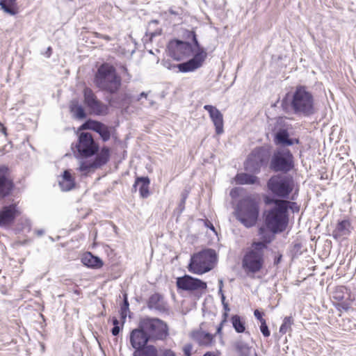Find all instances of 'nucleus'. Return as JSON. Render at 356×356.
<instances>
[{"mask_svg":"<svg viewBox=\"0 0 356 356\" xmlns=\"http://www.w3.org/2000/svg\"><path fill=\"white\" fill-rule=\"evenodd\" d=\"M147 92H141L139 96L137 97L136 99V101H140L141 99V98H147Z\"/></svg>","mask_w":356,"mask_h":356,"instance_id":"48","label":"nucleus"},{"mask_svg":"<svg viewBox=\"0 0 356 356\" xmlns=\"http://www.w3.org/2000/svg\"><path fill=\"white\" fill-rule=\"evenodd\" d=\"M335 298L338 299V300H341L343 298L342 296H337V297H335Z\"/></svg>","mask_w":356,"mask_h":356,"instance_id":"58","label":"nucleus"},{"mask_svg":"<svg viewBox=\"0 0 356 356\" xmlns=\"http://www.w3.org/2000/svg\"><path fill=\"white\" fill-rule=\"evenodd\" d=\"M83 103L90 113L96 115H105L108 113V106L100 101L90 88H85L83 91Z\"/></svg>","mask_w":356,"mask_h":356,"instance_id":"12","label":"nucleus"},{"mask_svg":"<svg viewBox=\"0 0 356 356\" xmlns=\"http://www.w3.org/2000/svg\"><path fill=\"white\" fill-rule=\"evenodd\" d=\"M254 315L255 318L260 321V323L264 322V321H266L262 317V313H261L258 309L254 310Z\"/></svg>","mask_w":356,"mask_h":356,"instance_id":"43","label":"nucleus"},{"mask_svg":"<svg viewBox=\"0 0 356 356\" xmlns=\"http://www.w3.org/2000/svg\"><path fill=\"white\" fill-rule=\"evenodd\" d=\"M47 50H48V52H50V51H51V47H49Z\"/></svg>","mask_w":356,"mask_h":356,"instance_id":"60","label":"nucleus"},{"mask_svg":"<svg viewBox=\"0 0 356 356\" xmlns=\"http://www.w3.org/2000/svg\"><path fill=\"white\" fill-rule=\"evenodd\" d=\"M350 232V222L348 220H343L337 223L335 229L332 231V236L334 239L339 240L342 237L348 236Z\"/></svg>","mask_w":356,"mask_h":356,"instance_id":"21","label":"nucleus"},{"mask_svg":"<svg viewBox=\"0 0 356 356\" xmlns=\"http://www.w3.org/2000/svg\"><path fill=\"white\" fill-rule=\"evenodd\" d=\"M236 191H237V189L236 188H234V189H232L230 192V195L232 197H234L236 195Z\"/></svg>","mask_w":356,"mask_h":356,"instance_id":"51","label":"nucleus"},{"mask_svg":"<svg viewBox=\"0 0 356 356\" xmlns=\"http://www.w3.org/2000/svg\"><path fill=\"white\" fill-rule=\"evenodd\" d=\"M259 214V200L254 195H248L237 204L235 211L236 219L245 227H252L257 222Z\"/></svg>","mask_w":356,"mask_h":356,"instance_id":"6","label":"nucleus"},{"mask_svg":"<svg viewBox=\"0 0 356 356\" xmlns=\"http://www.w3.org/2000/svg\"><path fill=\"white\" fill-rule=\"evenodd\" d=\"M129 304L128 302L127 296L126 294L124 295V299H123V303L120 307V316L121 318L123 321V323L124 322L127 316V312L129 311Z\"/></svg>","mask_w":356,"mask_h":356,"instance_id":"36","label":"nucleus"},{"mask_svg":"<svg viewBox=\"0 0 356 356\" xmlns=\"http://www.w3.org/2000/svg\"><path fill=\"white\" fill-rule=\"evenodd\" d=\"M131 102V95L127 92L118 94L116 96L112 97L108 99V102L111 106L118 107L128 106Z\"/></svg>","mask_w":356,"mask_h":356,"instance_id":"24","label":"nucleus"},{"mask_svg":"<svg viewBox=\"0 0 356 356\" xmlns=\"http://www.w3.org/2000/svg\"><path fill=\"white\" fill-rule=\"evenodd\" d=\"M222 305H223V308H224V309L225 311V313L224 314V316H225V318L224 319L226 320V318L227 316V312L229 311V305H228L227 303L223 304Z\"/></svg>","mask_w":356,"mask_h":356,"instance_id":"47","label":"nucleus"},{"mask_svg":"<svg viewBox=\"0 0 356 356\" xmlns=\"http://www.w3.org/2000/svg\"><path fill=\"white\" fill-rule=\"evenodd\" d=\"M188 192L186 191H185L184 192H183L181 193V200L179 206H180V207H182V209H184V204H185L186 198L188 197Z\"/></svg>","mask_w":356,"mask_h":356,"instance_id":"42","label":"nucleus"},{"mask_svg":"<svg viewBox=\"0 0 356 356\" xmlns=\"http://www.w3.org/2000/svg\"><path fill=\"white\" fill-rule=\"evenodd\" d=\"M204 108L209 113V116L216 128V133L218 135L222 134L224 131L222 114L218 108L211 105H205Z\"/></svg>","mask_w":356,"mask_h":356,"instance_id":"19","label":"nucleus"},{"mask_svg":"<svg viewBox=\"0 0 356 356\" xmlns=\"http://www.w3.org/2000/svg\"><path fill=\"white\" fill-rule=\"evenodd\" d=\"M140 328L145 330L150 341H163L169 335L166 323L157 318H144L140 321Z\"/></svg>","mask_w":356,"mask_h":356,"instance_id":"9","label":"nucleus"},{"mask_svg":"<svg viewBox=\"0 0 356 356\" xmlns=\"http://www.w3.org/2000/svg\"><path fill=\"white\" fill-rule=\"evenodd\" d=\"M235 349L239 356H249L250 348L243 341H237L234 345Z\"/></svg>","mask_w":356,"mask_h":356,"instance_id":"34","label":"nucleus"},{"mask_svg":"<svg viewBox=\"0 0 356 356\" xmlns=\"http://www.w3.org/2000/svg\"><path fill=\"white\" fill-rule=\"evenodd\" d=\"M193 346L190 343L186 344L183 348V351L185 356H191Z\"/></svg>","mask_w":356,"mask_h":356,"instance_id":"41","label":"nucleus"},{"mask_svg":"<svg viewBox=\"0 0 356 356\" xmlns=\"http://www.w3.org/2000/svg\"><path fill=\"white\" fill-rule=\"evenodd\" d=\"M94 83L99 90L113 95L119 90L122 85V79L113 65L103 63L97 69Z\"/></svg>","mask_w":356,"mask_h":356,"instance_id":"3","label":"nucleus"},{"mask_svg":"<svg viewBox=\"0 0 356 356\" xmlns=\"http://www.w3.org/2000/svg\"><path fill=\"white\" fill-rule=\"evenodd\" d=\"M294 180L291 176L277 175L267 181L268 189L276 197L285 199L294 189Z\"/></svg>","mask_w":356,"mask_h":356,"instance_id":"8","label":"nucleus"},{"mask_svg":"<svg viewBox=\"0 0 356 356\" xmlns=\"http://www.w3.org/2000/svg\"><path fill=\"white\" fill-rule=\"evenodd\" d=\"M20 214L21 211L17 203L3 206L0 209V227L10 225Z\"/></svg>","mask_w":356,"mask_h":356,"instance_id":"16","label":"nucleus"},{"mask_svg":"<svg viewBox=\"0 0 356 356\" xmlns=\"http://www.w3.org/2000/svg\"><path fill=\"white\" fill-rule=\"evenodd\" d=\"M218 284H219V288L221 287V289H222V287H223V281H222V280H219Z\"/></svg>","mask_w":356,"mask_h":356,"instance_id":"54","label":"nucleus"},{"mask_svg":"<svg viewBox=\"0 0 356 356\" xmlns=\"http://www.w3.org/2000/svg\"><path fill=\"white\" fill-rule=\"evenodd\" d=\"M282 258V254H277V255H276L274 259V261H273L274 265H276V266L278 265L281 262Z\"/></svg>","mask_w":356,"mask_h":356,"instance_id":"44","label":"nucleus"},{"mask_svg":"<svg viewBox=\"0 0 356 356\" xmlns=\"http://www.w3.org/2000/svg\"><path fill=\"white\" fill-rule=\"evenodd\" d=\"M218 293L220 295V297H221L222 293H223L222 289H221V287H220V289L218 290Z\"/></svg>","mask_w":356,"mask_h":356,"instance_id":"56","label":"nucleus"},{"mask_svg":"<svg viewBox=\"0 0 356 356\" xmlns=\"http://www.w3.org/2000/svg\"><path fill=\"white\" fill-rule=\"evenodd\" d=\"M177 285L178 288L183 290L197 291L200 293H204L207 288L206 282L187 275L181 277H178L177 280Z\"/></svg>","mask_w":356,"mask_h":356,"instance_id":"14","label":"nucleus"},{"mask_svg":"<svg viewBox=\"0 0 356 356\" xmlns=\"http://www.w3.org/2000/svg\"><path fill=\"white\" fill-rule=\"evenodd\" d=\"M209 228H210L211 230L215 231V228H214L213 225L211 223H210Z\"/></svg>","mask_w":356,"mask_h":356,"instance_id":"57","label":"nucleus"},{"mask_svg":"<svg viewBox=\"0 0 356 356\" xmlns=\"http://www.w3.org/2000/svg\"><path fill=\"white\" fill-rule=\"evenodd\" d=\"M231 322L235 331L238 333H243L245 330V322L238 315H234L231 318Z\"/></svg>","mask_w":356,"mask_h":356,"instance_id":"32","label":"nucleus"},{"mask_svg":"<svg viewBox=\"0 0 356 356\" xmlns=\"http://www.w3.org/2000/svg\"><path fill=\"white\" fill-rule=\"evenodd\" d=\"M224 322H225V319L222 321L220 324L218 326L216 334H221L222 328V325H223Z\"/></svg>","mask_w":356,"mask_h":356,"instance_id":"46","label":"nucleus"},{"mask_svg":"<svg viewBox=\"0 0 356 356\" xmlns=\"http://www.w3.org/2000/svg\"><path fill=\"white\" fill-rule=\"evenodd\" d=\"M113 324L114 326L119 325V321L116 318H113Z\"/></svg>","mask_w":356,"mask_h":356,"instance_id":"52","label":"nucleus"},{"mask_svg":"<svg viewBox=\"0 0 356 356\" xmlns=\"http://www.w3.org/2000/svg\"><path fill=\"white\" fill-rule=\"evenodd\" d=\"M150 180L147 177H137L133 185L132 192H136L137 187L139 186V193L143 198H147L149 195V186Z\"/></svg>","mask_w":356,"mask_h":356,"instance_id":"22","label":"nucleus"},{"mask_svg":"<svg viewBox=\"0 0 356 356\" xmlns=\"http://www.w3.org/2000/svg\"><path fill=\"white\" fill-rule=\"evenodd\" d=\"M76 148L81 156L88 158L97 153L99 145L95 141L91 134L82 132L79 136Z\"/></svg>","mask_w":356,"mask_h":356,"instance_id":"13","label":"nucleus"},{"mask_svg":"<svg viewBox=\"0 0 356 356\" xmlns=\"http://www.w3.org/2000/svg\"><path fill=\"white\" fill-rule=\"evenodd\" d=\"M14 188L10 170L6 165H0V199L9 196Z\"/></svg>","mask_w":356,"mask_h":356,"instance_id":"15","label":"nucleus"},{"mask_svg":"<svg viewBox=\"0 0 356 356\" xmlns=\"http://www.w3.org/2000/svg\"><path fill=\"white\" fill-rule=\"evenodd\" d=\"M216 260L217 255L214 250H204L191 257L188 270L195 274H204L213 268Z\"/></svg>","mask_w":356,"mask_h":356,"instance_id":"7","label":"nucleus"},{"mask_svg":"<svg viewBox=\"0 0 356 356\" xmlns=\"http://www.w3.org/2000/svg\"><path fill=\"white\" fill-rule=\"evenodd\" d=\"M70 111L75 119L82 120L86 118V113L83 107L76 99H73L70 102Z\"/></svg>","mask_w":356,"mask_h":356,"instance_id":"28","label":"nucleus"},{"mask_svg":"<svg viewBox=\"0 0 356 356\" xmlns=\"http://www.w3.org/2000/svg\"><path fill=\"white\" fill-rule=\"evenodd\" d=\"M255 356H258V355L255 353Z\"/></svg>","mask_w":356,"mask_h":356,"instance_id":"62","label":"nucleus"},{"mask_svg":"<svg viewBox=\"0 0 356 356\" xmlns=\"http://www.w3.org/2000/svg\"><path fill=\"white\" fill-rule=\"evenodd\" d=\"M266 204H274L275 206L266 211L265 222L267 227L273 233L283 232L289 222L286 203L281 199H266Z\"/></svg>","mask_w":356,"mask_h":356,"instance_id":"2","label":"nucleus"},{"mask_svg":"<svg viewBox=\"0 0 356 356\" xmlns=\"http://www.w3.org/2000/svg\"><path fill=\"white\" fill-rule=\"evenodd\" d=\"M35 233L38 236H42L44 233V231L43 229H38L35 231Z\"/></svg>","mask_w":356,"mask_h":356,"instance_id":"50","label":"nucleus"},{"mask_svg":"<svg viewBox=\"0 0 356 356\" xmlns=\"http://www.w3.org/2000/svg\"><path fill=\"white\" fill-rule=\"evenodd\" d=\"M120 331V327L119 325L114 326L111 332L113 336H117Z\"/></svg>","mask_w":356,"mask_h":356,"instance_id":"45","label":"nucleus"},{"mask_svg":"<svg viewBox=\"0 0 356 356\" xmlns=\"http://www.w3.org/2000/svg\"><path fill=\"white\" fill-rule=\"evenodd\" d=\"M275 143L283 147L299 144L298 138H291L288 131L285 129H279L275 135Z\"/></svg>","mask_w":356,"mask_h":356,"instance_id":"20","label":"nucleus"},{"mask_svg":"<svg viewBox=\"0 0 356 356\" xmlns=\"http://www.w3.org/2000/svg\"><path fill=\"white\" fill-rule=\"evenodd\" d=\"M188 38H191L194 48L188 42L179 40H171L168 45L169 55L177 60H181L191 56L193 57L186 62L177 65L181 72H192L202 66L207 58V54L205 49L200 46L194 31L188 33Z\"/></svg>","mask_w":356,"mask_h":356,"instance_id":"1","label":"nucleus"},{"mask_svg":"<svg viewBox=\"0 0 356 356\" xmlns=\"http://www.w3.org/2000/svg\"><path fill=\"white\" fill-rule=\"evenodd\" d=\"M152 23H157L156 20L152 21Z\"/></svg>","mask_w":356,"mask_h":356,"instance_id":"61","label":"nucleus"},{"mask_svg":"<svg viewBox=\"0 0 356 356\" xmlns=\"http://www.w3.org/2000/svg\"><path fill=\"white\" fill-rule=\"evenodd\" d=\"M295 199H296V198H295V194H293V195H292V197H291V200H294Z\"/></svg>","mask_w":356,"mask_h":356,"instance_id":"59","label":"nucleus"},{"mask_svg":"<svg viewBox=\"0 0 356 356\" xmlns=\"http://www.w3.org/2000/svg\"><path fill=\"white\" fill-rule=\"evenodd\" d=\"M81 262L88 268L99 269L103 266L102 260L90 252L85 253L81 257Z\"/></svg>","mask_w":356,"mask_h":356,"instance_id":"23","label":"nucleus"},{"mask_svg":"<svg viewBox=\"0 0 356 356\" xmlns=\"http://www.w3.org/2000/svg\"><path fill=\"white\" fill-rule=\"evenodd\" d=\"M269 151L264 147H257L252 150L245 163L246 170L252 172H259L261 168L266 165L269 159Z\"/></svg>","mask_w":356,"mask_h":356,"instance_id":"11","label":"nucleus"},{"mask_svg":"<svg viewBox=\"0 0 356 356\" xmlns=\"http://www.w3.org/2000/svg\"><path fill=\"white\" fill-rule=\"evenodd\" d=\"M148 307L154 309L159 312H164L166 310V304L161 295L154 293L152 295L147 302Z\"/></svg>","mask_w":356,"mask_h":356,"instance_id":"25","label":"nucleus"},{"mask_svg":"<svg viewBox=\"0 0 356 356\" xmlns=\"http://www.w3.org/2000/svg\"><path fill=\"white\" fill-rule=\"evenodd\" d=\"M268 248L264 242H253L242 259V267L249 276L261 271L265 263V252Z\"/></svg>","mask_w":356,"mask_h":356,"instance_id":"5","label":"nucleus"},{"mask_svg":"<svg viewBox=\"0 0 356 356\" xmlns=\"http://www.w3.org/2000/svg\"><path fill=\"white\" fill-rule=\"evenodd\" d=\"M16 0H0L1 8L10 15H15L17 11L15 8Z\"/></svg>","mask_w":356,"mask_h":356,"instance_id":"33","label":"nucleus"},{"mask_svg":"<svg viewBox=\"0 0 356 356\" xmlns=\"http://www.w3.org/2000/svg\"><path fill=\"white\" fill-rule=\"evenodd\" d=\"M60 189L63 191H69L75 186L74 179L69 170H65L63 176L58 181Z\"/></svg>","mask_w":356,"mask_h":356,"instance_id":"26","label":"nucleus"},{"mask_svg":"<svg viewBox=\"0 0 356 356\" xmlns=\"http://www.w3.org/2000/svg\"><path fill=\"white\" fill-rule=\"evenodd\" d=\"M289 106L295 115L305 117L315 113L314 97L305 86H298L291 95Z\"/></svg>","mask_w":356,"mask_h":356,"instance_id":"4","label":"nucleus"},{"mask_svg":"<svg viewBox=\"0 0 356 356\" xmlns=\"http://www.w3.org/2000/svg\"><path fill=\"white\" fill-rule=\"evenodd\" d=\"M221 302H222V304H225V296L224 295V293H222V296H221Z\"/></svg>","mask_w":356,"mask_h":356,"instance_id":"53","label":"nucleus"},{"mask_svg":"<svg viewBox=\"0 0 356 356\" xmlns=\"http://www.w3.org/2000/svg\"><path fill=\"white\" fill-rule=\"evenodd\" d=\"M235 181L238 184H259L258 178L248 173H238L235 177Z\"/></svg>","mask_w":356,"mask_h":356,"instance_id":"29","label":"nucleus"},{"mask_svg":"<svg viewBox=\"0 0 356 356\" xmlns=\"http://www.w3.org/2000/svg\"><path fill=\"white\" fill-rule=\"evenodd\" d=\"M294 166V157L289 149L278 148L273 152L270 162V168L273 171L288 173Z\"/></svg>","mask_w":356,"mask_h":356,"instance_id":"10","label":"nucleus"},{"mask_svg":"<svg viewBox=\"0 0 356 356\" xmlns=\"http://www.w3.org/2000/svg\"><path fill=\"white\" fill-rule=\"evenodd\" d=\"M150 341L148 335L146 334L145 330L140 328V321L138 324V327L133 330L130 333V343L131 346L137 350H140L145 348Z\"/></svg>","mask_w":356,"mask_h":356,"instance_id":"17","label":"nucleus"},{"mask_svg":"<svg viewBox=\"0 0 356 356\" xmlns=\"http://www.w3.org/2000/svg\"><path fill=\"white\" fill-rule=\"evenodd\" d=\"M293 323V319L291 316H286L284 318L283 323L280 327V332L282 334H286L291 330V325Z\"/></svg>","mask_w":356,"mask_h":356,"instance_id":"35","label":"nucleus"},{"mask_svg":"<svg viewBox=\"0 0 356 356\" xmlns=\"http://www.w3.org/2000/svg\"><path fill=\"white\" fill-rule=\"evenodd\" d=\"M109 158V149L107 147L102 149L101 152L97 154L92 161L94 168H98L106 164Z\"/></svg>","mask_w":356,"mask_h":356,"instance_id":"30","label":"nucleus"},{"mask_svg":"<svg viewBox=\"0 0 356 356\" xmlns=\"http://www.w3.org/2000/svg\"><path fill=\"white\" fill-rule=\"evenodd\" d=\"M81 172H88L90 169H95L92 162L84 161L81 162L79 168Z\"/></svg>","mask_w":356,"mask_h":356,"instance_id":"39","label":"nucleus"},{"mask_svg":"<svg viewBox=\"0 0 356 356\" xmlns=\"http://www.w3.org/2000/svg\"><path fill=\"white\" fill-rule=\"evenodd\" d=\"M203 356H216L213 353L208 352L205 353Z\"/></svg>","mask_w":356,"mask_h":356,"instance_id":"55","label":"nucleus"},{"mask_svg":"<svg viewBox=\"0 0 356 356\" xmlns=\"http://www.w3.org/2000/svg\"><path fill=\"white\" fill-rule=\"evenodd\" d=\"M260 330L265 337H268L270 334L266 321H264V322L261 323Z\"/></svg>","mask_w":356,"mask_h":356,"instance_id":"40","label":"nucleus"},{"mask_svg":"<svg viewBox=\"0 0 356 356\" xmlns=\"http://www.w3.org/2000/svg\"><path fill=\"white\" fill-rule=\"evenodd\" d=\"M158 356H177L176 353L171 349L160 348L158 350Z\"/></svg>","mask_w":356,"mask_h":356,"instance_id":"38","label":"nucleus"},{"mask_svg":"<svg viewBox=\"0 0 356 356\" xmlns=\"http://www.w3.org/2000/svg\"><path fill=\"white\" fill-rule=\"evenodd\" d=\"M339 306L341 307L342 309H343L346 311H347L348 309V306L347 305V304H346L344 302L339 304Z\"/></svg>","mask_w":356,"mask_h":356,"instance_id":"49","label":"nucleus"},{"mask_svg":"<svg viewBox=\"0 0 356 356\" xmlns=\"http://www.w3.org/2000/svg\"><path fill=\"white\" fill-rule=\"evenodd\" d=\"M81 127L82 129H90L98 133L105 142L111 138V132L108 127L100 122L89 120Z\"/></svg>","mask_w":356,"mask_h":356,"instance_id":"18","label":"nucleus"},{"mask_svg":"<svg viewBox=\"0 0 356 356\" xmlns=\"http://www.w3.org/2000/svg\"><path fill=\"white\" fill-rule=\"evenodd\" d=\"M215 335H212L203 330H199L193 333V338L201 346H211L213 342Z\"/></svg>","mask_w":356,"mask_h":356,"instance_id":"27","label":"nucleus"},{"mask_svg":"<svg viewBox=\"0 0 356 356\" xmlns=\"http://www.w3.org/2000/svg\"><path fill=\"white\" fill-rule=\"evenodd\" d=\"M133 356H158V349L153 345H148L140 350H135Z\"/></svg>","mask_w":356,"mask_h":356,"instance_id":"31","label":"nucleus"},{"mask_svg":"<svg viewBox=\"0 0 356 356\" xmlns=\"http://www.w3.org/2000/svg\"><path fill=\"white\" fill-rule=\"evenodd\" d=\"M282 201H284L286 203L285 206L286 207V213H288L289 209H291L293 212H298L299 211V206L294 202L286 200H281Z\"/></svg>","mask_w":356,"mask_h":356,"instance_id":"37","label":"nucleus"}]
</instances>
